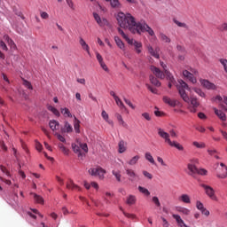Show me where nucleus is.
Listing matches in <instances>:
<instances>
[{
    "label": "nucleus",
    "mask_w": 227,
    "mask_h": 227,
    "mask_svg": "<svg viewBox=\"0 0 227 227\" xmlns=\"http://www.w3.org/2000/svg\"><path fill=\"white\" fill-rule=\"evenodd\" d=\"M116 19L120 27L129 29V31L133 35H141V33H148L150 36H153V35H155L153 29H152L146 22H136V19L130 15V13L124 14L121 12H118Z\"/></svg>",
    "instance_id": "1"
},
{
    "label": "nucleus",
    "mask_w": 227,
    "mask_h": 227,
    "mask_svg": "<svg viewBox=\"0 0 227 227\" xmlns=\"http://www.w3.org/2000/svg\"><path fill=\"white\" fill-rule=\"evenodd\" d=\"M178 82L179 84L177 85V90L184 102H186V104H189L191 102V106L192 107H200V101H198V98H189V96L185 92V90L191 91V88L189 87V85L185 82H184V80H179Z\"/></svg>",
    "instance_id": "2"
},
{
    "label": "nucleus",
    "mask_w": 227,
    "mask_h": 227,
    "mask_svg": "<svg viewBox=\"0 0 227 227\" xmlns=\"http://www.w3.org/2000/svg\"><path fill=\"white\" fill-rule=\"evenodd\" d=\"M158 135L160 136V137L164 139L165 143H168V145H169V146L176 148L177 150H180V151H184V146L176 141H171V138H169L168 133L164 131V129L159 128Z\"/></svg>",
    "instance_id": "3"
},
{
    "label": "nucleus",
    "mask_w": 227,
    "mask_h": 227,
    "mask_svg": "<svg viewBox=\"0 0 227 227\" xmlns=\"http://www.w3.org/2000/svg\"><path fill=\"white\" fill-rule=\"evenodd\" d=\"M160 66L164 69V72L160 71V69H159V67H157L155 66H151V71L153 72V74H154V75L156 77H158V79H164L166 77V75H168V77H169V75H171V73H169V71L166 70V68H168V66H166V64H164V62H160Z\"/></svg>",
    "instance_id": "4"
},
{
    "label": "nucleus",
    "mask_w": 227,
    "mask_h": 227,
    "mask_svg": "<svg viewBox=\"0 0 227 227\" xmlns=\"http://www.w3.org/2000/svg\"><path fill=\"white\" fill-rule=\"evenodd\" d=\"M88 172L91 176H98L99 180H104L106 173V169L102 168V167L90 168Z\"/></svg>",
    "instance_id": "5"
},
{
    "label": "nucleus",
    "mask_w": 227,
    "mask_h": 227,
    "mask_svg": "<svg viewBox=\"0 0 227 227\" xmlns=\"http://www.w3.org/2000/svg\"><path fill=\"white\" fill-rule=\"evenodd\" d=\"M198 164V159H193L190 160V163H188L187 168H188V175L190 176L195 177L196 175H198V168H196V165Z\"/></svg>",
    "instance_id": "6"
},
{
    "label": "nucleus",
    "mask_w": 227,
    "mask_h": 227,
    "mask_svg": "<svg viewBox=\"0 0 227 227\" xmlns=\"http://www.w3.org/2000/svg\"><path fill=\"white\" fill-rule=\"evenodd\" d=\"M128 180L131 183L137 182L139 176L132 168H125Z\"/></svg>",
    "instance_id": "7"
},
{
    "label": "nucleus",
    "mask_w": 227,
    "mask_h": 227,
    "mask_svg": "<svg viewBox=\"0 0 227 227\" xmlns=\"http://www.w3.org/2000/svg\"><path fill=\"white\" fill-rule=\"evenodd\" d=\"M201 187H203L205 190L207 196H208L211 200H216L215 191H214V188L207 184H201Z\"/></svg>",
    "instance_id": "8"
},
{
    "label": "nucleus",
    "mask_w": 227,
    "mask_h": 227,
    "mask_svg": "<svg viewBox=\"0 0 227 227\" xmlns=\"http://www.w3.org/2000/svg\"><path fill=\"white\" fill-rule=\"evenodd\" d=\"M93 17L97 24H98L100 27H104V26H107V20H106L105 18H100V15H98V13L93 12Z\"/></svg>",
    "instance_id": "9"
},
{
    "label": "nucleus",
    "mask_w": 227,
    "mask_h": 227,
    "mask_svg": "<svg viewBox=\"0 0 227 227\" xmlns=\"http://www.w3.org/2000/svg\"><path fill=\"white\" fill-rule=\"evenodd\" d=\"M220 166L222 168V172L218 171L216 174L217 178H227V166L224 163H220Z\"/></svg>",
    "instance_id": "10"
},
{
    "label": "nucleus",
    "mask_w": 227,
    "mask_h": 227,
    "mask_svg": "<svg viewBox=\"0 0 227 227\" xmlns=\"http://www.w3.org/2000/svg\"><path fill=\"white\" fill-rule=\"evenodd\" d=\"M196 207H197L198 210H200L201 212V214H203V215H207V217H208V215H210V211H208L207 208H205V206H203V203H201V201L198 200L196 202Z\"/></svg>",
    "instance_id": "11"
},
{
    "label": "nucleus",
    "mask_w": 227,
    "mask_h": 227,
    "mask_svg": "<svg viewBox=\"0 0 227 227\" xmlns=\"http://www.w3.org/2000/svg\"><path fill=\"white\" fill-rule=\"evenodd\" d=\"M129 45H134L135 46V51L137 52V54H141L142 52V49H143V43L137 42V41H134L130 39V43Z\"/></svg>",
    "instance_id": "12"
},
{
    "label": "nucleus",
    "mask_w": 227,
    "mask_h": 227,
    "mask_svg": "<svg viewBox=\"0 0 227 227\" xmlns=\"http://www.w3.org/2000/svg\"><path fill=\"white\" fill-rule=\"evenodd\" d=\"M183 75L184 77H185L186 79H189L190 82H192V84H196L198 82V81L196 80V78L194 77V74H192V73L187 71V70H184L183 71Z\"/></svg>",
    "instance_id": "13"
},
{
    "label": "nucleus",
    "mask_w": 227,
    "mask_h": 227,
    "mask_svg": "<svg viewBox=\"0 0 227 227\" xmlns=\"http://www.w3.org/2000/svg\"><path fill=\"white\" fill-rule=\"evenodd\" d=\"M200 82L203 88H206V90H214L215 88V84L210 82L208 80H200Z\"/></svg>",
    "instance_id": "14"
},
{
    "label": "nucleus",
    "mask_w": 227,
    "mask_h": 227,
    "mask_svg": "<svg viewBox=\"0 0 227 227\" xmlns=\"http://www.w3.org/2000/svg\"><path fill=\"white\" fill-rule=\"evenodd\" d=\"M163 102L165 104H167L168 106H170V107H176V99H171L168 96H164L163 97Z\"/></svg>",
    "instance_id": "15"
},
{
    "label": "nucleus",
    "mask_w": 227,
    "mask_h": 227,
    "mask_svg": "<svg viewBox=\"0 0 227 227\" xmlns=\"http://www.w3.org/2000/svg\"><path fill=\"white\" fill-rule=\"evenodd\" d=\"M74 129L76 134H81V121L77 117L74 116Z\"/></svg>",
    "instance_id": "16"
},
{
    "label": "nucleus",
    "mask_w": 227,
    "mask_h": 227,
    "mask_svg": "<svg viewBox=\"0 0 227 227\" xmlns=\"http://www.w3.org/2000/svg\"><path fill=\"white\" fill-rule=\"evenodd\" d=\"M67 189H71V191L74 190H77V191H81V187H79V185L74 184V180L70 179L67 183Z\"/></svg>",
    "instance_id": "17"
},
{
    "label": "nucleus",
    "mask_w": 227,
    "mask_h": 227,
    "mask_svg": "<svg viewBox=\"0 0 227 227\" xmlns=\"http://www.w3.org/2000/svg\"><path fill=\"white\" fill-rule=\"evenodd\" d=\"M172 217L176 221L178 226L180 227H188L187 224L184 222L182 217L178 215H173Z\"/></svg>",
    "instance_id": "18"
},
{
    "label": "nucleus",
    "mask_w": 227,
    "mask_h": 227,
    "mask_svg": "<svg viewBox=\"0 0 227 227\" xmlns=\"http://www.w3.org/2000/svg\"><path fill=\"white\" fill-rule=\"evenodd\" d=\"M137 201V199L136 198L135 195H129L126 198V204L132 206V205H136V202Z\"/></svg>",
    "instance_id": "19"
},
{
    "label": "nucleus",
    "mask_w": 227,
    "mask_h": 227,
    "mask_svg": "<svg viewBox=\"0 0 227 227\" xmlns=\"http://www.w3.org/2000/svg\"><path fill=\"white\" fill-rule=\"evenodd\" d=\"M72 148H73V151L77 153L78 157H82V153L81 152V145H79V144L74 143V144H72Z\"/></svg>",
    "instance_id": "20"
},
{
    "label": "nucleus",
    "mask_w": 227,
    "mask_h": 227,
    "mask_svg": "<svg viewBox=\"0 0 227 227\" xmlns=\"http://www.w3.org/2000/svg\"><path fill=\"white\" fill-rule=\"evenodd\" d=\"M215 111V114H216V116H218V118H220L222 120V121H226V114L223 113L221 110H217V108H214Z\"/></svg>",
    "instance_id": "21"
},
{
    "label": "nucleus",
    "mask_w": 227,
    "mask_h": 227,
    "mask_svg": "<svg viewBox=\"0 0 227 227\" xmlns=\"http://www.w3.org/2000/svg\"><path fill=\"white\" fill-rule=\"evenodd\" d=\"M79 43H80L81 47L83 49V51H86V52H88V54H90V45H88V43H86V41H84V39H82V37H80Z\"/></svg>",
    "instance_id": "22"
},
{
    "label": "nucleus",
    "mask_w": 227,
    "mask_h": 227,
    "mask_svg": "<svg viewBox=\"0 0 227 227\" xmlns=\"http://www.w3.org/2000/svg\"><path fill=\"white\" fill-rule=\"evenodd\" d=\"M179 201H182L183 203L190 204L191 203V197L187 194H182L178 198Z\"/></svg>",
    "instance_id": "23"
},
{
    "label": "nucleus",
    "mask_w": 227,
    "mask_h": 227,
    "mask_svg": "<svg viewBox=\"0 0 227 227\" xmlns=\"http://www.w3.org/2000/svg\"><path fill=\"white\" fill-rule=\"evenodd\" d=\"M149 81L151 84H153V86H156V88H160V82H159L158 79L155 78V76L151 74L149 76Z\"/></svg>",
    "instance_id": "24"
},
{
    "label": "nucleus",
    "mask_w": 227,
    "mask_h": 227,
    "mask_svg": "<svg viewBox=\"0 0 227 227\" xmlns=\"http://www.w3.org/2000/svg\"><path fill=\"white\" fill-rule=\"evenodd\" d=\"M49 125L52 130H59V122L58 121H50Z\"/></svg>",
    "instance_id": "25"
},
{
    "label": "nucleus",
    "mask_w": 227,
    "mask_h": 227,
    "mask_svg": "<svg viewBox=\"0 0 227 227\" xmlns=\"http://www.w3.org/2000/svg\"><path fill=\"white\" fill-rule=\"evenodd\" d=\"M114 42H115L116 45L119 47V49H121V51H123V49H125V43H123V41H121V39H120V37L115 36Z\"/></svg>",
    "instance_id": "26"
},
{
    "label": "nucleus",
    "mask_w": 227,
    "mask_h": 227,
    "mask_svg": "<svg viewBox=\"0 0 227 227\" xmlns=\"http://www.w3.org/2000/svg\"><path fill=\"white\" fill-rule=\"evenodd\" d=\"M117 31H118L119 35H121L122 36V38H124V40H126V42H128V43H130V38H129V35L125 32H123V29H121V27H118Z\"/></svg>",
    "instance_id": "27"
},
{
    "label": "nucleus",
    "mask_w": 227,
    "mask_h": 227,
    "mask_svg": "<svg viewBox=\"0 0 227 227\" xmlns=\"http://www.w3.org/2000/svg\"><path fill=\"white\" fill-rule=\"evenodd\" d=\"M119 153H125V152L127 151V147L125 146V141L121 140L119 142Z\"/></svg>",
    "instance_id": "28"
},
{
    "label": "nucleus",
    "mask_w": 227,
    "mask_h": 227,
    "mask_svg": "<svg viewBox=\"0 0 227 227\" xmlns=\"http://www.w3.org/2000/svg\"><path fill=\"white\" fill-rule=\"evenodd\" d=\"M112 175H114L117 182H121V172L120 170H113Z\"/></svg>",
    "instance_id": "29"
},
{
    "label": "nucleus",
    "mask_w": 227,
    "mask_h": 227,
    "mask_svg": "<svg viewBox=\"0 0 227 227\" xmlns=\"http://www.w3.org/2000/svg\"><path fill=\"white\" fill-rule=\"evenodd\" d=\"M160 40H161V42H164L165 43H171V39L169 37H168V35H166V34H164V33L160 34Z\"/></svg>",
    "instance_id": "30"
},
{
    "label": "nucleus",
    "mask_w": 227,
    "mask_h": 227,
    "mask_svg": "<svg viewBox=\"0 0 227 227\" xmlns=\"http://www.w3.org/2000/svg\"><path fill=\"white\" fill-rule=\"evenodd\" d=\"M76 143L77 145H79L80 149H82L85 152V153H88V144L81 143L79 139H76Z\"/></svg>",
    "instance_id": "31"
},
{
    "label": "nucleus",
    "mask_w": 227,
    "mask_h": 227,
    "mask_svg": "<svg viewBox=\"0 0 227 227\" xmlns=\"http://www.w3.org/2000/svg\"><path fill=\"white\" fill-rule=\"evenodd\" d=\"M59 150L64 153V155H68L70 153V150L68 148L65 147V145L61 143L58 145Z\"/></svg>",
    "instance_id": "32"
},
{
    "label": "nucleus",
    "mask_w": 227,
    "mask_h": 227,
    "mask_svg": "<svg viewBox=\"0 0 227 227\" xmlns=\"http://www.w3.org/2000/svg\"><path fill=\"white\" fill-rule=\"evenodd\" d=\"M139 159H140L139 155H136L131 160H129L128 161V164L129 166H136V164H137V161L139 160Z\"/></svg>",
    "instance_id": "33"
},
{
    "label": "nucleus",
    "mask_w": 227,
    "mask_h": 227,
    "mask_svg": "<svg viewBox=\"0 0 227 227\" xmlns=\"http://www.w3.org/2000/svg\"><path fill=\"white\" fill-rule=\"evenodd\" d=\"M60 113L64 115V116H67V118H72V113H70V110L68 108H61L60 109Z\"/></svg>",
    "instance_id": "34"
},
{
    "label": "nucleus",
    "mask_w": 227,
    "mask_h": 227,
    "mask_svg": "<svg viewBox=\"0 0 227 227\" xmlns=\"http://www.w3.org/2000/svg\"><path fill=\"white\" fill-rule=\"evenodd\" d=\"M177 211L180 212V214H183L184 215H189L191 214V210L186 207H178Z\"/></svg>",
    "instance_id": "35"
},
{
    "label": "nucleus",
    "mask_w": 227,
    "mask_h": 227,
    "mask_svg": "<svg viewBox=\"0 0 227 227\" xmlns=\"http://www.w3.org/2000/svg\"><path fill=\"white\" fill-rule=\"evenodd\" d=\"M147 49H148V52H149V54H151V56L159 59V52L154 51L153 48L152 46H148Z\"/></svg>",
    "instance_id": "36"
},
{
    "label": "nucleus",
    "mask_w": 227,
    "mask_h": 227,
    "mask_svg": "<svg viewBox=\"0 0 227 227\" xmlns=\"http://www.w3.org/2000/svg\"><path fill=\"white\" fill-rule=\"evenodd\" d=\"M192 90L197 93V95H199V97H201L202 98H205L206 94L205 92H203V90H201V89L199 88H192Z\"/></svg>",
    "instance_id": "37"
},
{
    "label": "nucleus",
    "mask_w": 227,
    "mask_h": 227,
    "mask_svg": "<svg viewBox=\"0 0 227 227\" xmlns=\"http://www.w3.org/2000/svg\"><path fill=\"white\" fill-rule=\"evenodd\" d=\"M110 4L112 8H121V4L119 0H110Z\"/></svg>",
    "instance_id": "38"
},
{
    "label": "nucleus",
    "mask_w": 227,
    "mask_h": 227,
    "mask_svg": "<svg viewBox=\"0 0 227 227\" xmlns=\"http://www.w3.org/2000/svg\"><path fill=\"white\" fill-rule=\"evenodd\" d=\"M138 191L141 194H144V196H150V191L143 186H138Z\"/></svg>",
    "instance_id": "39"
},
{
    "label": "nucleus",
    "mask_w": 227,
    "mask_h": 227,
    "mask_svg": "<svg viewBox=\"0 0 227 227\" xmlns=\"http://www.w3.org/2000/svg\"><path fill=\"white\" fill-rule=\"evenodd\" d=\"M173 22H174V24H176V26H178V27H184V29H187V27H188L187 24H185L184 22H180L176 19H174Z\"/></svg>",
    "instance_id": "40"
},
{
    "label": "nucleus",
    "mask_w": 227,
    "mask_h": 227,
    "mask_svg": "<svg viewBox=\"0 0 227 227\" xmlns=\"http://www.w3.org/2000/svg\"><path fill=\"white\" fill-rule=\"evenodd\" d=\"M145 157L146 160L151 162V164H155V160L153 159V156H152V153H145Z\"/></svg>",
    "instance_id": "41"
},
{
    "label": "nucleus",
    "mask_w": 227,
    "mask_h": 227,
    "mask_svg": "<svg viewBox=\"0 0 227 227\" xmlns=\"http://www.w3.org/2000/svg\"><path fill=\"white\" fill-rule=\"evenodd\" d=\"M114 101L121 109H125V105L119 97L115 98Z\"/></svg>",
    "instance_id": "42"
},
{
    "label": "nucleus",
    "mask_w": 227,
    "mask_h": 227,
    "mask_svg": "<svg viewBox=\"0 0 227 227\" xmlns=\"http://www.w3.org/2000/svg\"><path fill=\"white\" fill-rule=\"evenodd\" d=\"M4 40H5L8 45H10L11 47H15V43L13 42V40H12V38H10V36L4 35Z\"/></svg>",
    "instance_id": "43"
},
{
    "label": "nucleus",
    "mask_w": 227,
    "mask_h": 227,
    "mask_svg": "<svg viewBox=\"0 0 227 227\" xmlns=\"http://www.w3.org/2000/svg\"><path fill=\"white\" fill-rule=\"evenodd\" d=\"M65 129L67 134H70V132H74V128L70 123H68V121H65Z\"/></svg>",
    "instance_id": "44"
},
{
    "label": "nucleus",
    "mask_w": 227,
    "mask_h": 227,
    "mask_svg": "<svg viewBox=\"0 0 227 227\" xmlns=\"http://www.w3.org/2000/svg\"><path fill=\"white\" fill-rule=\"evenodd\" d=\"M48 111H51V113H53L55 116H60L59 111L52 106H48Z\"/></svg>",
    "instance_id": "45"
},
{
    "label": "nucleus",
    "mask_w": 227,
    "mask_h": 227,
    "mask_svg": "<svg viewBox=\"0 0 227 227\" xmlns=\"http://www.w3.org/2000/svg\"><path fill=\"white\" fill-rule=\"evenodd\" d=\"M34 200L36 203H43V198L38 194L34 193Z\"/></svg>",
    "instance_id": "46"
},
{
    "label": "nucleus",
    "mask_w": 227,
    "mask_h": 227,
    "mask_svg": "<svg viewBox=\"0 0 227 227\" xmlns=\"http://www.w3.org/2000/svg\"><path fill=\"white\" fill-rule=\"evenodd\" d=\"M208 171L205 168H198L197 175H201V176H206L207 175Z\"/></svg>",
    "instance_id": "47"
},
{
    "label": "nucleus",
    "mask_w": 227,
    "mask_h": 227,
    "mask_svg": "<svg viewBox=\"0 0 227 227\" xmlns=\"http://www.w3.org/2000/svg\"><path fill=\"white\" fill-rule=\"evenodd\" d=\"M145 86H146L147 90H149V91L151 93H154V95H157V91H158L157 89L152 87V85H150L148 83H146Z\"/></svg>",
    "instance_id": "48"
},
{
    "label": "nucleus",
    "mask_w": 227,
    "mask_h": 227,
    "mask_svg": "<svg viewBox=\"0 0 227 227\" xmlns=\"http://www.w3.org/2000/svg\"><path fill=\"white\" fill-rule=\"evenodd\" d=\"M220 63H221V65H223L225 74H227V59H221Z\"/></svg>",
    "instance_id": "49"
},
{
    "label": "nucleus",
    "mask_w": 227,
    "mask_h": 227,
    "mask_svg": "<svg viewBox=\"0 0 227 227\" xmlns=\"http://www.w3.org/2000/svg\"><path fill=\"white\" fill-rule=\"evenodd\" d=\"M152 201L154 203L155 207H160V200H159V197H153Z\"/></svg>",
    "instance_id": "50"
},
{
    "label": "nucleus",
    "mask_w": 227,
    "mask_h": 227,
    "mask_svg": "<svg viewBox=\"0 0 227 227\" xmlns=\"http://www.w3.org/2000/svg\"><path fill=\"white\" fill-rule=\"evenodd\" d=\"M123 100H124L125 104H127L129 106V107H130L131 109H136V106H134V104H132V102H130V100L127 99L126 98H123Z\"/></svg>",
    "instance_id": "51"
},
{
    "label": "nucleus",
    "mask_w": 227,
    "mask_h": 227,
    "mask_svg": "<svg viewBox=\"0 0 227 227\" xmlns=\"http://www.w3.org/2000/svg\"><path fill=\"white\" fill-rule=\"evenodd\" d=\"M193 146H196V148H205L207 146L205 143H200V142H193Z\"/></svg>",
    "instance_id": "52"
},
{
    "label": "nucleus",
    "mask_w": 227,
    "mask_h": 227,
    "mask_svg": "<svg viewBox=\"0 0 227 227\" xmlns=\"http://www.w3.org/2000/svg\"><path fill=\"white\" fill-rule=\"evenodd\" d=\"M143 175L145 176V178H148V180H152V178H153V176L146 170L143 171Z\"/></svg>",
    "instance_id": "53"
},
{
    "label": "nucleus",
    "mask_w": 227,
    "mask_h": 227,
    "mask_svg": "<svg viewBox=\"0 0 227 227\" xmlns=\"http://www.w3.org/2000/svg\"><path fill=\"white\" fill-rule=\"evenodd\" d=\"M23 85L28 90H33V85H31V82H27V80H23Z\"/></svg>",
    "instance_id": "54"
},
{
    "label": "nucleus",
    "mask_w": 227,
    "mask_h": 227,
    "mask_svg": "<svg viewBox=\"0 0 227 227\" xmlns=\"http://www.w3.org/2000/svg\"><path fill=\"white\" fill-rule=\"evenodd\" d=\"M57 138L59 139V141H60V143H67V139L65 138V137H63L62 135L56 133Z\"/></svg>",
    "instance_id": "55"
},
{
    "label": "nucleus",
    "mask_w": 227,
    "mask_h": 227,
    "mask_svg": "<svg viewBox=\"0 0 227 227\" xmlns=\"http://www.w3.org/2000/svg\"><path fill=\"white\" fill-rule=\"evenodd\" d=\"M35 148L38 152H42V150H43V146L38 141H35Z\"/></svg>",
    "instance_id": "56"
},
{
    "label": "nucleus",
    "mask_w": 227,
    "mask_h": 227,
    "mask_svg": "<svg viewBox=\"0 0 227 227\" xmlns=\"http://www.w3.org/2000/svg\"><path fill=\"white\" fill-rule=\"evenodd\" d=\"M0 169H1L2 173H4V175H6V176H10V171H8V169H6V168H4V166H1V167H0Z\"/></svg>",
    "instance_id": "57"
},
{
    "label": "nucleus",
    "mask_w": 227,
    "mask_h": 227,
    "mask_svg": "<svg viewBox=\"0 0 227 227\" xmlns=\"http://www.w3.org/2000/svg\"><path fill=\"white\" fill-rule=\"evenodd\" d=\"M161 221H162V226L163 227H169V222H168V220H166V218H164L163 216L160 217Z\"/></svg>",
    "instance_id": "58"
},
{
    "label": "nucleus",
    "mask_w": 227,
    "mask_h": 227,
    "mask_svg": "<svg viewBox=\"0 0 227 227\" xmlns=\"http://www.w3.org/2000/svg\"><path fill=\"white\" fill-rule=\"evenodd\" d=\"M66 1L69 8H71V10H75V6L74 5V1L72 0H66Z\"/></svg>",
    "instance_id": "59"
},
{
    "label": "nucleus",
    "mask_w": 227,
    "mask_h": 227,
    "mask_svg": "<svg viewBox=\"0 0 227 227\" xmlns=\"http://www.w3.org/2000/svg\"><path fill=\"white\" fill-rule=\"evenodd\" d=\"M143 118H145V120H146L147 121H150L152 120V117L150 116V114L148 113H144L142 114Z\"/></svg>",
    "instance_id": "60"
},
{
    "label": "nucleus",
    "mask_w": 227,
    "mask_h": 227,
    "mask_svg": "<svg viewBox=\"0 0 227 227\" xmlns=\"http://www.w3.org/2000/svg\"><path fill=\"white\" fill-rule=\"evenodd\" d=\"M208 155L215 156L217 153V150L215 149H207Z\"/></svg>",
    "instance_id": "61"
},
{
    "label": "nucleus",
    "mask_w": 227,
    "mask_h": 227,
    "mask_svg": "<svg viewBox=\"0 0 227 227\" xmlns=\"http://www.w3.org/2000/svg\"><path fill=\"white\" fill-rule=\"evenodd\" d=\"M41 18L47 20L49 19V13L45 12H41Z\"/></svg>",
    "instance_id": "62"
},
{
    "label": "nucleus",
    "mask_w": 227,
    "mask_h": 227,
    "mask_svg": "<svg viewBox=\"0 0 227 227\" xmlns=\"http://www.w3.org/2000/svg\"><path fill=\"white\" fill-rule=\"evenodd\" d=\"M220 31H227V23H223L219 27Z\"/></svg>",
    "instance_id": "63"
},
{
    "label": "nucleus",
    "mask_w": 227,
    "mask_h": 227,
    "mask_svg": "<svg viewBox=\"0 0 227 227\" xmlns=\"http://www.w3.org/2000/svg\"><path fill=\"white\" fill-rule=\"evenodd\" d=\"M154 114H155V116H158V117L164 116V112L156 110V111H154Z\"/></svg>",
    "instance_id": "64"
}]
</instances>
